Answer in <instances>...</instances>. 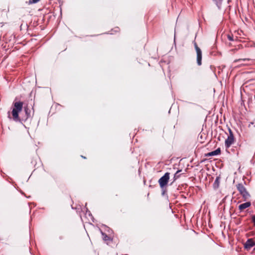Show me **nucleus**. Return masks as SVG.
Listing matches in <instances>:
<instances>
[{
    "mask_svg": "<svg viewBox=\"0 0 255 255\" xmlns=\"http://www.w3.org/2000/svg\"><path fill=\"white\" fill-rule=\"evenodd\" d=\"M170 177V173L169 172L165 173L158 180L161 188L163 189L167 184Z\"/></svg>",
    "mask_w": 255,
    "mask_h": 255,
    "instance_id": "obj_2",
    "label": "nucleus"
},
{
    "mask_svg": "<svg viewBox=\"0 0 255 255\" xmlns=\"http://www.w3.org/2000/svg\"><path fill=\"white\" fill-rule=\"evenodd\" d=\"M212 153H213L214 156L220 154V153H221V149H220V148H218L215 150L213 151Z\"/></svg>",
    "mask_w": 255,
    "mask_h": 255,
    "instance_id": "obj_13",
    "label": "nucleus"
},
{
    "mask_svg": "<svg viewBox=\"0 0 255 255\" xmlns=\"http://www.w3.org/2000/svg\"><path fill=\"white\" fill-rule=\"evenodd\" d=\"M119 28L118 27H116V28H115V31H119Z\"/></svg>",
    "mask_w": 255,
    "mask_h": 255,
    "instance_id": "obj_23",
    "label": "nucleus"
},
{
    "mask_svg": "<svg viewBox=\"0 0 255 255\" xmlns=\"http://www.w3.org/2000/svg\"><path fill=\"white\" fill-rule=\"evenodd\" d=\"M180 171L179 170H178L176 173L175 174H174V180L176 179L178 177V175H177V174L178 173V172H179Z\"/></svg>",
    "mask_w": 255,
    "mask_h": 255,
    "instance_id": "obj_17",
    "label": "nucleus"
},
{
    "mask_svg": "<svg viewBox=\"0 0 255 255\" xmlns=\"http://www.w3.org/2000/svg\"><path fill=\"white\" fill-rule=\"evenodd\" d=\"M8 117L9 118H10V119L11 118H10V112H8Z\"/></svg>",
    "mask_w": 255,
    "mask_h": 255,
    "instance_id": "obj_22",
    "label": "nucleus"
},
{
    "mask_svg": "<svg viewBox=\"0 0 255 255\" xmlns=\"http://www.w3.org/2000/svg\"><path fill=\"white\" fill-rule=\"evenodd\" d=\"M23 103L21 101H14L12 104V110L11 112L12 119L15 122H20L19 113L22 111Z\"/></svg>",
    "mask_w": 255,
    "mask_h": 255,
    "instance_id": "obj_1",
    "label": "nucleus"
},
{
    "mask_svg": "<svg viewBox=\"0 0 255 255\" xmlns=\"http://www.w3.org/2000/svg\"><path fill=\"white\" fill-rule=\"evenodd\" d=\"M220 177L218 176L216 177L214 183L213 187L215 189H217L219 187L220 184Z\"/></svg>",
    "mask_w": 255,
    "mask_h": 255,
    "instance_id": "obj_10",
    "label": "nucleus"
},
{
    "mask_svg": "<svg viewBox=\"0 0 255 255\" xmlns=\"http://www.w3.org/2000/svg\"><path fill=\"white\" fill-rule=\"evenodd\" d=\"M223 0H213L219 9L221 8Z\"/></svg>",
    "mask_w": 255,
    "mask_h": 255,
    "instance_id": "obj_11",
    "label": "nucleus"
},
{
    "mask_svg": "<svg viewBox=\"0 0 255 255\" xmlns=\"http://www.w3.org/2000/svg\"><path fill=\"white\" fill-rule=\"evenodd\" d=\"M251 203L250 202H247L246 203L241 204L239 205V208L241 210H243L244 209H245L250 206H251Z\"/></svg>",
    "mask_w": 255,
    "mask_h": 255,
    "instance_id": "obj_8",
    "label": "nucleus"
},
{
    "mask_svg": "<svg viewBox=\"0 0 255 255\" xmlns=\"http://www.w3.org/2000/svg\"><path fill=\"white\" fill-rule=\"evenodd\" d=\"M255 245V242L252 239H248L247 241L246 242L245 244V248L247 250H249L251 248L254 247Z\"/></svg>",
    "mask_w": 255,
    "mask_h": 255,
    "instance_id": "obj_7",
    "label": "nucleus"
},
{
    "mask_svg": "<svg viewBox=\"0 0 255 255\" xmlns=\"http://www.w3.org/2000/svg\"><path fill=\"white\" fill-rule=\"evenodd\" d=\"M207 155L208 156H214L213 153H212V152H209L208 154H207Z\"/></svg>",
    "mask_w": 255,
    "mask_h": 255,
    "instance_id": "obj_18",
    "label": "nucleus"
},
{
    "mask_svg": "<svg viewBox=\"0 0 255 255\" xmlns=\"http://www.w3.org/2000/svg\"><path fill=\"white\" fill-rule=\"evenodd\" d=\"M254 226H255V222H253Z\"/></svg>",
    "mask_w": 255,
    "mask_h": 255,
    "instance_id": "obj_25",
    "label": "nucleus"
},
{
    "mask_svg": "<svg viewBox=\"0 0 255 255\" xmlns=\"http://www.w3.org/2000/svg\"><path fill=\"white\" fill-rule=\"evenodd\" d=\"M252 222H255V215H254L252 218Z\"/></svg>",
    "mask_w": 255,
    "mask_h": 255,
    "instance_id": "obj_19",
    "label": "nucleus"
},
{
    "mask_svg": "<svg viewBox=\"0 0 255 255\" xmlns=\"http://www.w3.org/2000/svg\"><path fill=\"white\" fill-rule=\"evenodd\" d=\"M162 189V194L163 195H164V194H165V193L166 192V191L165 190H164V188H163V189Z\"/></svg>",
    "mask_w": 255,
    "mask_h": 255,
    "instance_id": "obj_20",
    "label": "nucleus"
},
{
    "mask_svg": "<svg viewBox=\"0 0 255 255\" xmlns=\"http://www.w3.org/2000/svg\"><path fill=\"white\" fill-rule=\"evenodd\" d=\"M228 39L230 41H233V40H234L233 36H232V35H228Z\"/></svg>",
    "mask_w": 255,
    "mask_h": 255,
    "instance_id": "obj_16",
    "label": "nucleus"
},
{
    "mask_svg": "<svg viewBox=\"0 0 255 255\" xmlns=\"http://www.w3.org/2000/svg\"><path fill=\"white\" fill-rule=\"evenodd\" d=\"M237 188L240 194L243 196V198L245 199H248L250 195L248 192L247 191L246 188L242 183H239L237 185Z\"/></svg>",
    "mask_w": 255,
    "mask_h": 255,
    "instance_id": "obj_3",
    "label": "nucleus"
},
{
    "mask_svg": "<svg viewBox=\"0 0 255 255\" xmlns=\"http://www.w3.org/2000/svg\"><path fill=\"white\" fill-rule=\"evenodd\" d=\"M81 157L83 158H86V157L85 156H83V155H82Z\"/></svg>",
    "mask_w": 255,
    "mask_h": 255,
    "instance_id": "obj_24",
    "label": "nucleus"
},
{
    "mask_svg": "<svg viewBox=\"0 0 255 255\" xmlns=\"http://www.w3.org/2000/svg\"><path fill=\"white\" fill-rule=\"evenodd\" d=\"M24 110L25 114L24 117V120L26 121L29 118H31L34 114L33 108H32L31 109L28 107V106H26L24 107Z\"/></svg>",
    "mask_w": 255,
    "mask_h": 255,
    "instance_id": "obj_5",
    "label": "nucleus"
},
{
    "mask_svg": "<svg viewBox=\"0 0 255 255\" xmlns=\"http://www.w3.org/2000/svg\"><path fill=\"white\" fill-rule=\"evenodd\" d=\"M40 0H29L28 4H31L38 2Z\"/></svg>",
    "mask_w": 255,
    "mask_h": 255,
    "instance_id": "obj_15",
    "label": "nucleus"
},
{
    "mask_svg": "<svg viewBox=\"0 0 255 255\" xmlns=\"http://www.w3.org/2000/svg\"><path fill=\"white\" fill-rule=\"evenodd\" d=\"M194 46L197 54V63L198 65L200 66L202 65V51L195 41L194 42Z\"/></svg>",
    "mask_w": 255,
    "mask_h": 255,
    "instance_id": "obj_4",
    "label": "nucleus"
},
{
    "mask_svg": "<svg viewBox=\"0 0 255 255\" xmlns=\"http://www.w3.org/2000/svg\"><path fill=\"white\" fill-rule=\"evenodd\" d=\"M86 210H87L86 212H87V213H88V212L89 215H90H90H91V214L90 212V211H88V209H86Z\"/></svg>",
    "mask_w": 255,
    "mask_h": 255,
    "instance_id": "obj_21",
    "label": "nucleus"
},
{
    "mask_svg": "<svg viewBox=\"0 0 255 255\" xmlns=\"http://www.w3.org/2000/svg\"><path fill=\"white\" fill-rule=\"evenodd\" d=\"M235 141V137L228 136L225 141V146L226 149H228Z\"/></svg>",
    "mask_w": 255,
    "mask_h": 255,
    "instance_id": "obj_6",
    "label": "nucleus"
},
{
    "mask_svg": "<svg viewBox=\"0 0 255 255\" xmlns=\"http://www.w3.org/2000/svg\"><path fill=\"white\" fill-rule=\"evenodd\" d=\"M101 234L103 236V239L104 241H107L111 240V238L109 237L108 235H107L105 233L101 231Z\"/></svg>",
    "mask_w": 255,
    "mask_h": 255,
    "instance_id": "obj_12",
    "label": "nucleus"
},
{
    "mask_svg": "<svg viewBox=\"0 0 255 255\" xmlns=\"http://www.w3.org/2000/svg\"><path fill=\"white\" fill-rule=\"evenodd\" d=\"M252 60L250 59H237V60H235V62H241V65H250L251 64L250 63H242V62H246V61H251Z\"/></svg>",
    "mask_w": 255,
    "mask_h": 255,
    "instance_id": "obj_9",
    "label": "nucleus"
},
{
    "mask_svg": "<svg viewBox=\"0 0 255 255\" xmlns=\"http://www.w3.org/2000/svg\"><path fill=\"white\" fill-rule=\"evenodd\" d=\"M229 134L228 136L231 137H234V135L233 134V131H232L231 129L230 128H228Z\"/></svg>",
    "mask_w": 255,
    "mask_h": 255,
    "instance_id": "obj_14",
    "label": "nucleus"
}]
</instances>
